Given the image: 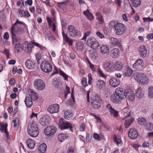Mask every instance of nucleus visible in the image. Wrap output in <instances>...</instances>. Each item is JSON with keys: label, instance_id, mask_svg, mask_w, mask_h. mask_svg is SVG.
I'll list each match as a JSON object with an SVG mask.
<instances>
[{"label": "nucleus", "instance_id": "obj_27", "mask_svg": "<svg viewBox=\"0 0 153 153\" xmlns=\"http://www.w3.org/2000/svg\"><path fill=\"white\" fill-rule=\"evenodd\" d=\"M35 63L33 62H32L30 60H27L25 63V65L29 69H32L34 68L35 66Z\"/></svg>", "mask_w": 153, "mask_h": 153}, {"label": "nucleus", "instance_id": "obj_1", "mask_svg": "<svg viewBox=\"0 0 153 153\" xmlns=\"http://www.w3.org/2000/svg\"><path fill=\"white\" fill-rule=\"evenodd\" d=\"M26 25L23 22L17 19L16 22L12 26L10 32L17 33L18 32H23Z\"/></svg>", "mask_w": 153, "mask_h": 153}, {"label": "nucleus", "instance_id": "obj_29", "mask_svg": "<svg viewBox=\"0 0 153 153\" xmlns=\"http://www.w3.org/2000/svg\"><path fill=\"white\" fill-rule=\"evenodd\" d=\"M27 144L28 147L31 149H33L35 145V143L34 141L30 139L27 140Z\"/></svg>", "mask_w": 153, "mask_h": 153}, {"label": "nucleus", "instance_id": "obj_43", "mask_svg": "<svg viewBox=\"0 0 153 153\" xmlns=\"http://www.w3.org/2000/svg\"><path fill=\"white\" fill-rule=\"evenodd\" d=\"M149 80L148 78L146 77V75L144 76L143 79H141V80L139 82L140 84L145 85L148 83Z\"/></svg>", "mask_w": 153, "mask_h": 153}, {"label": "nucleus", "instance_id": "obj_13", "mask_svg": "<svg viewBox=\"0 0 153 153\" xmlns=\"http://www.w3.org/2000/svg\"><path fill=\"white\" fill-rule=\"evenodd\" d=\"M138 132L137 130L134 128L130 129L128 132V137L131 139H134L136 138L138 136Z\"/></svg>", "mask_w": 153, "mask_h": 153}, {"label": "nucleus", "instance_id": "obj_10", "mask_svg": "<svg viewBox=\"0 0 153 153\" xmlns=\"http://www.w3.org/2000/svg\"><path fill=\"white\" fill-rule=\"evenodd\" d=\"M144 62L142 59H139L135 61L133 65L134 69L138 70H140L143 68Z\"/></svg>", "mask_w": 153, "mask_h": 153}, {"label": "nucleus", "instance_id": "obj_19", "mask_svg": "<svg viewBox=\"0 0 153 153\" xmlns=\"http://www.w3.org/2000/svg\"><path fill=\"white\" fill-rule=\"evenodd\" d=\"M39 122L42 126H47L49 123V119L47 116H44L40 119Z\"/></svg>", "mask_w": 153, "mask_h": 153}, {"label": "nucleus", "instance_id": "obj_42", "mask_svg": "<svg viewBox=\"0 0 153 153\" xmlns=\"http://www.w3.org/2000/svg\"><path fill=\"white\" fill-rule=\"evenodd\" d=\"M101 52L103 53H105L109 51V48L106 45H102L100 48Z\"/></svg>", "mask_w": 153, "mask_h": 153}, {"label": "nucleus", "instance_id": "obj_44", "mask_svg": "<svg viewBox=\"0 0 153 153\" xmlns=\"http://www.w3.org/2000/svg\"><path fill=\"white\" fill-rule=\"evenodd\" d=\"M96 16H97V18L100 23H103L104 20L103 19L102 17L101 14L99 12L97 13H96Z\"/></svg>", "mask_w": 153, "mask_h": 153}, {"label": "nucleus", "instance_id": "obj_38", "mask_svg": "<svg viewBox=\"0 0 153 153\" xmlns=\"http://www.w3.org/2000/svg\"><path fill=\"white\" fill-rule=\"evenodd\" d=\"M25 102L27 107H30L33 104L31 99L29 97H27L25 100Z\"/></svg>", "mask_w": 153, "mask_h": 153}, {"label": "nucleus", "instance_id": "obj_57", "mask_svg": "<svg viewBox=\"0 0 153 153\" xmlns=\"http://www.w3.org/2000/svg\"><path fill=\"white\" fill-rule=\"evenodd\" d=\"M143 19L145 22H150L153 21V18H151L149 17L147 18H143Z\"/></svg>", "mask_w": 153, "mask_h": 153}, {"label": "nucleus", "instance_id": "obj_47", "mask_svg": "<svg viewBox=\"0 0 153 153\" xmlns=\"http://www.w3.org/2000/svg\"><path fill=\"white\" fill-rule=\"evenodd\" d=\"M101 130L104 131H106L109 130V127L106 124H102L100 126Z\"/></svg>", "mask_w": 153, "mask_h": 153}, {"label": "nucleus", "instance_id": "obj_4", "mask_svg": "<svg viewBox=\"0 0 153 153\" xmlns=\"http://www.w3.org/2000/svg\"><path fill=\"white\" fill-rule=\"evenodd\" d=\"M86 44L88 46L92 48L93 49H97L100 46L99 42L94 37H90L88 39Z\"/></svg>", "mask_w": 153, "mask_h": 153}, {"label": "nucleus", "instance_id": "obj_61", "mask_svg": "<svg viewBox=\"0 0 153 153\" xmlns=\"http://www.w3.org/2000/svg\"><path fill=\"white\" fill-rule=\"evenodd\" d=\"M150 144L147 141H145L142 144V146L143 147H148L149 146Z\"/></svg>", "mask_w": 153, "mask_h": 153}, {"label": "nucleus", "instance_id": "obj_15", "mask_svg": "<svg viewBox=\"0 0 153 153\" xmlns=\"http://www.w3.org/2000/svg\"><path fill=\"white\" fill-rule=\"evenodd\" d=\"M120 81L116 77H113L110 79L109 82L111 86L114 87L118 86L120 84Z\"/></svg>", "mask_w": 153, "mask_h": 153}, {"label": "nucleus", "instance_id": "obj_2", "mask_svg": "<svg viewBox=\"0 0 153 153\" xmlns=\"http://www.w3.org/2000/svg\"><path fill=\"white\" fill-rule=\"evenodd\" d=\"M27 132L31 137H36L38 136L39 131L36 123L33 122L29 123L27 127Z\"/></svg>", "mask_w": 153, "mask_h": 153}, {"label": "nucleus", "instance_id": "obj_6", "mask_svg": "<svg viewBox=\"0 0 153 153\" xmlns=\"http://www.w3.org/2000/svg\"><path fill=\"white\" fill-rule=\"evenodd\" d=\"M58 124L61 129H64L69 128L70 131H72V127L71 124L68 122L65 121L63 119L61 118L59 119V123Z\"/></svg>", "mask_w": 153, "mask_h": 153}, {"label": "nucleus", "instance_id": "obj_64", "mask_svg": "<svg viewBox=\"0 0 153 153\" xmlns=\"http://www.w3.org/2000/svg\"><path fill=\"white\" fill-rule=\"evenodd\" d=\"M114 141L116 142L117 145L120 144V143L122 142L121 140L119 138H118L116 137H115Z\"/></svg>", "mask_w": 153, "mask_h": 153}, {"label": "nucleus", "instance_id": "obj_5", "mask_svg": "<svg viewBox=\"0 0 153 153\" xmlns=\"http://www.w3.org/2000/svg\"><path fill=\"white\" fill-rule=\"evenodd\" d=\"M114 27L116 31L115 34L117 35L123 34L126 29V26L122 23H117L114 25Z\"/></svg>", "mask_w": 153, "mask_h": 153}, {"label": "nucleus", "instance_id": "obj_62", "mask_svg": "<svg viewBox=\"0 0 153 153\" xmlns=\"http://www.w3.org/2000/svg\"><path fill=\"white\" fill-rule=\"evenodd\" d=\"M3 54H5L7 58L9 57V51L8 50L5 49L3 53Z\"/></svg>", "mask_w": 153, "mask_h": 153}, {"label": "nucleus", "instance_id": "obj_25", "mask_svg": "<svg viewBox=\"0 0 153 153\" xmlns=\"http://www.w3.org/2000/svg\"><path fill=\"white\" fill-rule=\"evenodd\" d=\"M73 114L71 111L69 110H67L65 112L64 117L65 119L70 120L72 118Z\"/></svg>", "mask_w": 153, "mask_h": 153}, {"label": "nucleus", "instance_id": "obj_50", "mask_svg": "<svg viewBox=\"0 0 153 153\" xmlns=\"http://www.w3.org/2000/svg\"><path fill=\"white\" fill-rule=\"evenodd\" d=\"M30 96L33 100L35 101L38 99L37 94L36 93H34L33 94H30Z\"/></svg>", "mask_w": 153, "mask_h": 153}, {"label": "nucleus", "instance_id": "obj_16", "mask_svg": "<svg viewBox=\"0 0 153 153\" xmlns=\"http://www.w3.org/2000/svg\"><path fill=\"white\" fill-rule=\"evenodd\" d=\"M7 124H4L0 123V131L2 132H4L5 135L7 139H10V136L9 135L7 129Z\"/></svg>", "mask_w": 153, "mask_h": 153}, {"label": "nucleus", "instance_id": "obj_39", "mask_svg": "<svg viewBox=\"0 0 153 153\" xmlns=\"http://www.w3.org/2000/svg\"><path fill=\"white\" fill-rule=\"evenodd\" d=\"M33 47V45L31 44H27V47H25L24 49L25 51L27 53H30L32 51V48Z\"/></svg>", "mask_w": 153, "mask_h": 153}, {"label": "nucleus", "instance_id": "obj_23", "mask_svg": "<svg viewBox=\"0 0 153 153\" xmlns=\"http://www.w3.org/2000/svg\"><path fill=\"white\" fill-rule=\"evenodd\" d=\"M146 75L143 73L137 72L133 74L134 78L139 82Z\"/></svg>", "mask_w": 153, "mask_h": 153}, {"label": "nucleus", "instance_id": "obj_18", "mask_svg": "<svg viewBox=\"0 0 153 153\" xmlns=\"http://www.w3.org/2000/svg\"><path fill=\"white\" fill-rule=\"evenodd\" d=\"M12 39V42L13 45L20 44V39L16 37L17 33H15L13 32H10Z\"/></svg>", "mask_w": 153, "mask_h": 153}, {"label": "nucleus", "instance_id": "obj_8", "mask_svg": "<svg viewBox=\"0 0 153 153\" xmlns=\"http://www.w3.org/2000/svg\"><path fill=\"white\" fill-rule=\"evenodd\" d=\"M128 92V90H126V89L124 91L122 88H117L115 90V94L118 96L120 98L123 100L126 98V94Z\"/></svg>", "mask_w": 153, "mask_h": 153}, {"label": "nucleus", "instance_id": "obj_34", "mask_svg": "<svg viewBox=\"0 0 153 153\" xmlns=\"http://www.w3.org/2000/svg\"><path fill=\"white\" fill-rule=\"evenodd\" d=\"M105 83L103 80H98L97 82V87L100 89L103 88L105 86Z\"/></svg>", "mask_w": 153, "mask_h": 153}, {"label": "nucleus", "instance_id": "obj_53", "mask_svg": "<svg viewBox=\"0 0 153 153\" xmlns=\"http://www.w3.org/2000/svg\"><path fill=\"white\" fill-rule=\"evenodd\" d=\"M145 120V119L143 118H138V122L139 124L142 125L144 123Z\"/></svg>", "mask_w": 153, "mask_h": 153}, {"label": "nucleus", "instance_id": "obj_58", "mask_svg": "<svg viewBox=\"0 0 153 153\" xmlns=\"http://www.w3.org/2000/svg\"><path fill=\"white\" fill-rule=\"evenodd\" d=\"M82 85L84 87H85L87 85L86 78H83L81 81Z\"/></svg>", "mask_w": 153, "mask_h": 153}, {"label": "nucleus", "instance_id": "obj_49", "mask_svg": "<svg viewBox=\"0 0 153 153\" xmlns=\"http://www.w3.org/2000/svg\"><path fill=\"white\" fill-rule=\"evenodd\" d=\"M13 122L14 123L13 126L16 128L19 126V120L17 118H16L13 120Z\"/></svg>", "mask_w": 153, "mask_h": 153}, {"label": "nucleus", "instance_id": "obj_45", "mask_svg": "<svg viewBox=\"0 0 153 153\" xmlns=\"http://www.w3.org/2000/svg\"><path fill=\"white\" fill-rule=\"evenodd\" d=\"M148 96L150 98H153V86H150L149 88Z\"/></svg>", "mask_w": 153, "mask_h": 153}, {"label": "nucleus", "instance_id": "obj_24", "mask_svg": "<svg viewBox=\"0 0 153 153\" xmlns=\"http://www.w3.org/2000/svg\"><path fill=\"white\" fill-rule=\"evenodd\" d=\"M112 65L110 62H106L103 64V67L107 71H110L112 69Z\"/></svg>", "mask_w": 153, "mask_h": 153}, {"label": "nucleus", "instance_id": "obj_17", "mask_svg": "<svg viewBox=\"0 0 153 153\" xmlns=\"http://www.w3.org/2000/svg\"><path fill=\"white\" fill-rule=\"evenodd\" d=\"M123 72L126 76H130L132 74L133 70L129 67L126 66L123 70Z\"/></svg>", "mask_w": 153, "mask_h": 153}, {"label": "nucleus", "instance_id": "obj_41", "mask_svg": "<svg viewBox=\"0 0 153 153\" xmlns=\"http://www.w3.org/2000/svg\"><path fill=\"white\" fill-rule=\"evenodd\" d=\"M76 48L79 50H82L84 48V44L82 42H77L76 44Z\"/></svg>", "mask_w": 153, "mask_h": 153}, {"label": "nucleus", "instance_id": "obj_46", "mask_svg": "<svg viewBox=\"0 0 153 153\" xmlns=\"http://www.w3.org/2000/svg\"><path fill=\"white\" fill-rule=\"evenodd\" d=\"M53 85L54 86L57 88H58L60 87V85H62L61 82L59 81H57V79H53Z\"/></svg>", "mask_w": 153, "mask_h": 153}, {"label": "nucleus", "instance_id": "obj_56", "mask_svg": "<svg viewBox=\"0 0 153 153\" xmlns=\"http://www.w3.org/2000/svg\"><path fill=\"white\" fill-rule=\"evenodd\" d=\"M147 129L150 130H153V124L151 123H149L147 125Z\"/></svg>", "mask_w": 153, "mask_h": 153}, {"label": "nucleus", "instance_id": "obj_55", "mask_svg": "<svg viewBox=\"0 0 153 153\" xmlns=\"http://www.w3.org/2000/svg\"><path fill=\"white\" fill-rule=\"evenodd\" d=\"M65 41L68 43L69 45L71 46L73 45V41L72 39H70L68 37L66 39H65Z\"/></svg>", "mask_w": 153, "mask_h": 153}, {"label": "nucleus", "instance_id": "obj_48", "mask_svg": "<svg viewBox=\"0 0 153 153\" xmlns=\"http://www.w3.org/2000/svg\"><path fill=\"white\" fill-rule=\"evenodd\" d=\"M112 116L115 117H117L118 115V111L114 109H112L110 111Z\"/></svg>", "mask_w": 153, "mask_h": 153}, {"label": "nucleus", "instance_id": "obj_63", "mask_svg": "<svg viewBox=\"0 0 153 153\" xmlns=\"http://www.w3.org/2000/svg\"><path fill=\"white\" fill-rule=\"evenodd\" d=\"M19 13L21 16H25V11L22 10L20 9L19 10Z\"/></svg>", "mask_w": 153, "mask_h": 153}, {"label": "nucleus", "instance_id": "obj_12", "mask_svg": "<svg viewBox=\"0 0 153 153\" xmlns=\"http://www.w3.org/2000/svg\"><path fill=\"white\" fill-rule=\"evenodd\" d=\"M59 108V106L58 104H54L50 106L48 108V111L50 113L53 114L57 113Z\"/></svg>", "mask_w": 153, "mask_h": 153}, {"label": "nucleus", "instance_id": "obj_9", "mask_svg": "<svg viewBox=\"0 0 153 153\" xmlns=\"http://www.w3.org/2000/svg\"><path fill=\"white\" fill-rule=\"evenodd\" d=\"M56 128L53 126L47 127L44 130V133L47 136L53 135L56 132Z\"/></svg>", "mask_w": 153, "mask_h": 153}, {"label": "nucleus", "instance_id": "obj_36", "mask_svg": "<svg viewBox=\"0 0 153 153\" xmlns=\"http://www.w3.org/2000/svg\"><path fill=\"white\" fill-rule=\"evenodd\" d=\"M14 51L15 53H19L21 52V50L23 49V47L22 45L18 44L14 45Z\"/></svg>", "mask_w": 153, "mask_h": 153}, {"label": "nucleus", "instance_id": "obj_7", "mask_svg": "<svg viewBox=\"0 0 153 153\" xmlns=\"http://www.w3.org/2000/svg\"><path fill=\"white\" fill-rule=\"evenodd\" d=\"M35 88L38 90H42L44 89L45 85L44 81L40 79H36L34 82Z\"/></svg>", "mask_w": 153, "mask_h": 153}, {"label": "nucleus", "instance_id": "obj_11", "mask_svg": "<svg viewBox=\"0 0 153 153\" xmlns=\"http://www.w3.org/2000/svg\"><path fill=\"white\" fill-rule=\"evenodd\" d=\"M68 34L71 36L74 37L75 36L79 35V32L73 26L69 25L68 26Z\"/></svg>", "mask_w": 153, "mask_h": 153}, {"label": "nucleus", "instance_id": "obj_22", "mask_svg": "<svg viewBox=\"0 0 153 153\" xmlns=\"http://www.w3.org/2000/svg\"><path fill=\"white\" fill-rule=\"evenodd\" d=\"M126 90H128V92H127L126 95V98L128 97V98L130 100H133L135 97V94L133 93L131 89H127Z\"/></svg>", "mask_w": 153, "mask_h": 153}, {"label": "nucleus", "instance_id": "obj_32", "mask_svg": "<svg viewBox=\"0 0 153 153\" xmlns=\"http://www.w3.org/2000/svg\"><path fill=\"white\" fill-rule=\"evenodd\" d=\"M110 40L112 44L119 47L121 46V43L120 42L118 41L117 39L115 38L112 37L111 38Z\"/></svg>", "mask_w": 153, "mask_h": 153}, {"label": "nucleus", "instance_id": "obj_54", "mask_svg": "<svg viewBox=\"0 0 153 153\" xmlns=\"http://www.w3.org/2000/svg\"><path fill=\"white\" fill-rule=\"evenodd\" d=\"M89 57L92 59H95L96 58V53L92 52L89 53Z\"/></svg>", "mask_w": 153, "mask_h": 153}, {"label": "nucleus", "instance_id": "obj_35", "mask_svg": "<svg viewBox=\"0 0 153 153\" xmlns=\"http://www.w3.org/2000/svg\"><path fill=\"white\" fill-rule=\"evenodd\" d=\"M83 13L87 18L90 20H91L94 18L92 14L89 12L88 9L85 11H84L83 12Z\"/></svg>", "mask_w": 153, "mask_h": 153}, {"label": "nucleus", "instance_id": "obj_26", "mask_svg": "<svg viewBox=\"0 0 153 153\" xmlns=\"http://www.w3.org/2000/svg\"><path fill=\"white\" fill-rule=\"evenodd\" d=\"M134 120V119L132 117L126 120L124 123L125 127L126 128H128L133 123Z\"/></svg>", "mask_w": 153, "mask_h": 153}, {"label": "nucleus", "instance_id": "obj_37", "mask_svg": "<svg viewBox=\"0 0 153 153\" xmlns=\"http://www.w3.org/2000/svg\"><path fill=\"white\" fill-rule=\"evenodd\" d=\"M144 94V91L142 88H140L137 91L136 96L137 97L141 98L143 97Z\"/></svg>", "mask_w": 153, "mask_h": 153}, {"label": "nucleus", "instance_id": "obj_31", "mask_svg": "<svg viewBox=\"0 0 153 153\" xmlns=\"http://www.w3.org/2000/svg\"><path fill=\"white\" fill-rule=\"evenodd\" d=\"M120 53L119 50L115 48L111 51V56L113 58H117L118 57Z\"/></svg>", "mask_w": 153, "mask_h": 153}, {"label": "nucleus", "instance_id": "obj_28", "mask_svg": "<svg viewBox=\"0 0 153 153\" xmlns=\"http://www.w3.org/2000/svg\"><path fill=\"white\" fill-rule=\"evenodd\" d=\"M68 136V135L66 133H60L58 135V140L59 141L62 142L67 139Z\"/></svg>", "mask_w": 153, "mask_h": 153}, {"label": "nucleus", "instance_id": "obj_30", "mask_svg": "<svg viewBox=\"0 0 153 153\" xmlns=\"http://www.w3.org/2000/svg\"><path fill=\"white\" fill-rule=\"evenodd\" d=\"M114 67L117 70L120 71L123 67V64L121 62L117 61L114 64Z\"/></svg>", "mask_w": 153, "mask_h": 153}, {"label": "nucleus", "instance_id": "obj_51", "mask_svg": "<svg viewBox=\"0 0 153 153\" xmlns=\"http://www.w3.org/2000/svg\"><path fill=\"white\" fill-rule=\"evenodd\" d=\"M96 35L100 39L105 38V36L99 31H98L96 32Z\"/></svg>", "mask_w": 153, "mask_h": 153}, {"label": "nucleus", "instance_id": "obj_20", "mask_svg": "<svg viewBox=\"0 0 153 153\" xmlns=\"http://www.w3.org/2000/svg\"><path fill=\"white\" fill-rule=\"evenodd\" d=\"M91 103L92 106L95 108L98 109L100 107L99 100H96L94 97L91 98Z\"/></svg>", "mask_w": 153, "mask_h": 153}, {"label": "nucleus", "instance_id": "obj_33", "mask_svg": "<svg viewBox=\"0 0 153 153\" xmlns=\"http://www.w3.org/2000/svg\"><path fill=\"white\" fill-rule=\"evenodd\" d=\"M47 146L45 143H42L38 148V151L40 153H44L46 150Z\"/></svg>", "mask_w": 153, "mask_h": 153}, {"label": "nucleus", "instance_id": "obj_3", "mask_svg": "<svg viewBox=\"0 0 153 153\" xmlns=\"http://www.w3.org/2000/svg\"><path fill=\"white\" fill-rule=\"evenodd\" d=\"M40 67L42 70L46 73H50L52 70V67L51 63L47 61L44 60L42 62Z\"/></svg>", "mask_w": 153, "mask_h": 153}, {"label": "nucleus", "instance_id": "obj_40", "mask_svg": "<svg viewBox=\"0 0 153 153\" xmlns=\"http://www.w3.org/2000/svg\"><path fill=\"white\" fill-rule=\"evenodd\" d=\"M132 5L135 7H139L141 4L140 0H130Z\"/></svg>", "mask_w": 153, "mask_h": 153}, {"label": "nucleus", "instance_id": "obj_14", "mask_svg": "<svg viewBox=\"0 0 153 153\" xmlns=\"http://www.w3.org/2000/svg\"><path fill=\"white\" fill-rule=\"evenodd\" d=\"M139 55L142 58L145 57L147 55V50L146 46L144 45L139 47Z\"/></svg>", "mask_w": 153, "mask_h": 153}, {"label": "nucleus", "instance_id": "obj_52", "mask_svg": "<svg viewBox=\"0 0 153 153\" xmlns=\"http://www.w3.org/2000/svg\"><path fill=\"white\" fill-rule=\"evenodd\" d=\"M59 73L60 75L62 76L64 78L65 80H68V76L66 75L62 71V70L59 71Z\"/></svg>", "mask_w": 153, "mask_h": 153}, {"label": "nucleus", "instance_id": "obj_59", "mask_svg": "<svg viewBox=\"0 0 153 153\" xmlns=\"http://www.w3.org/2000/svg\"><path fill=\"white\" fill-rule=\"evenodd\" d=\"M85 125L84 123H83L81 125L80 128L79 130L80 131H84L85 130Z\"/></svg>", "mask_w": 153, "mask_h": 153}, {"label": "nucleus", "instance_id": "obj_60", "mask_svg": "<svg viewBox=\"0 0 153 153\" xmlns=\"http://www.w3.org/2000/svg\"><path fill=\"white\" fill-rule=\"evenodd\" d=\"M35 56L38 63H39V61L42 58L40 54L39 53H36L35 55Z\"/></svg>", "mask_w": 153, "mask_h": 153}, {"label": "nucleus", "instance_id": "obj_21", "mask_svg": "<svg viewBox=\"0 0 153 153\" xmlns=\"http://www.w3.org/2000/svg\"><path fill=\"white\" fill-rule=\"evenodd\" d=\"M110 99L112 102L117 104L120 103L122 100L115 94L111 95Z\"/></svg>", "mask_w": 153, "mask_h": 153}]
</instances>
